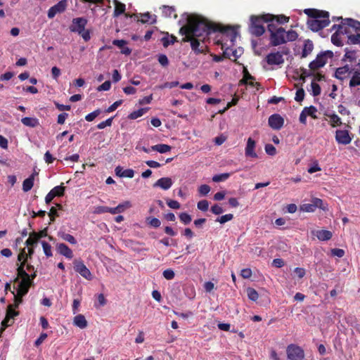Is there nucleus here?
Segmentation results:
<instances>
[{
    "instance_id": "obj_38",
    "label": "nucleus",
    "mask_w": 360,
    "mask_h": 360,
    "mask_svg": "<svg viewBox=\"0 0 360 360\" xmlns=\"http://www.w3.org/2000/svg\"><path fill=\"white\" fill-rule=\"evenodd\" d=\"M303 112L306 114L307 116H310L313 119H317V116L316 115L317 109L314 105H310L309 107H305L303 109Z\"/></svg>"
},
{
    "instance_id": "obj_42",
    "label": "nucleus",
    "mask_w": 360,
    "mask_h": 360,
    "mask_svg": "<svg viewBox=\"0 0 360 360\" xmlns=\"http://www.w3.org/2000/svg\"><path fill=\"white\" fill-rule=\"evenodd\" d=\"M179 217L180 221L185 225L189 224L192 221L191 216L186 212L180 213Z\"/></svg>"
},
{
    "instance_id": "obj_28",
    "label": "nucleus",
    "mask_w": 360,
    "mask_h": 360,
    "mask_svg": "<svg viewBox=\"0 0 360 360\" xmlns=\"http://www.w3.org/2000/svg\"><path fill=\"white\" fill-rule=\"evenodd\" d=\"M22 123L30 127H36L39 124V120L35 117H25L21 120Z\"/></svg>"
},
{
    "instance_id": "obj_11",
    "label": "nucleus",
    "mask_w": 360,
    "mask_h": 360,
    "mask_svg": "<svg viewBox=\"0 0 360 360\" xmlns=\"http://www.w3.org/2000/svg\"><path fill=\"white\" fill-rule=\"evenodd\" d=\"M33 285L34 281L32 279H22L17 289V292L20 296V302H22V297L28 292L30 288Z\"/></svg>"
},
{
    "instance_id": "obj_50",
    "label": "nucleus",
    "mask_w": 360,
    "mask_h": 360,
    "mask_svg": "<svg viewBox=\"0 0 360 360\" xmlns=\"http://www.w3.org/2000/svg\"><path fill=\"white\" fill-rule=\"evenodd\" d=\"M286 37H287V41H295L298 37V34L296 31H294L292 30H290L286 32Z\"/></svg>"
},
{
    "instance_id": "obj_16",
    "label": "nucleus",
    "mask_w": 360,
    "mask_h": 360,
    "mask_svg": "<svg viewBox=\"0 0 360 360\" xmlns=\"http://www.w3.org/2000/svg\"><path fill=\"white\" fill-rule=\"evenodd\" d=\"M57 252L65 256L66 258L72 259L73 257V252L72 250L65 243H57L56 245Z\"/></svg>"
},
{
    "instance_id": "obj_39",
    "label": "nucleus",
    "mask_w": 360,
    "mask_h": 360,
    "mask_svg": "<svg viewBox=\"0 0 360 360\" xmlns=\"http://www.w3.org/2000/svg\"><path fill=\"white\" fill-rule=\"evenodd\" d=\"M30 236L32 237L36 238L38 240L41 238L46 237L48 236V227H46L45 229L40 231L39 232L32 231V233H30Z\"/></svg>"
},
{
    "instance_id": "obj_22",
    "label": "nucleus",
    "mask_w": 360,
    "mask_h": 360,
    "mask_svg": "<svg viewBox=\"0 0 360 360\" xmlns=\"http://www.w3.org/2000/svg\"><path fill=\"white\" fill-rule=\"evenodd\" d=\"M314 49L313 42L310 39H307L304 41V47L302 51L301 58H306L308 55H309Z\"/></svg>"
},
{
    "instance_id": "obj_44",
    "label": "nucleus",
    "mask_w": 360,
    "mask_h": 360,
    "mask_svg": "<svg viewBox=\"0 0 360 360\" xmlns=\"http://www.w3.org/2000/svg\"><path fill=\"white\" fill-rule=\"evenodd\" d=\"M247 293L248 298L252 301H257L259 297V294L256 290L252 288H248Z\"/></svg>"
},
{
    "instance_id": "obj_40",
    "label": "nucleus",
    "mask_w": 360,
    "mask_h": 360,
    "mask_svg": "<svg viewBox=\"0 0 360 360\" xmlns=\"http://www.w3.org/2000/svg\"><path fill=\"white\" fill-rule=\"evenodd\" d=\"M146 222L148 225L153 228H158L161 225V221L160 219L155 217H147L146 218Z\"/></svg>"
},
{
    "instance_id": "obj_7",
    "label": "nucleus",
    "mask_w": 360,
    "mask_h": 360,
    "mask_svg": "<svg viewBox=\"0 0 360 360\" xmlns=\"http://www.w3.org/2000/svg\"><path fill=\"white\" fill-rule=\"evenodd\" d=\"M308 27L313 32H318L327 27L330 24L329 19L319 20L316 18L309 19L307 22Z\"/></svg>"
},
{
    "instance_id": "obj_3",
    "label": "nucleus",
    "mask_w": 360,
    "mask_h": 360,
    "mask_svg": "<svg viewBox=\"0 0 360 360\" xmlns=\"http://www.w3.org/2000/svg\"><path fill=\"white\" fill-rule=\"evenodd\" d=\"M334 54L332 51H321L317 56L315 60L310 62L309 67L311 70H316L323 68L327 63L328 58H332Z\"/></svg>"
},
{
    "instance_id": "obj_5",
    "label": "nucleus",
    "mask_w": 360,
    "mask_h": 360,
    "mask_svg": "<svg viewBox=\"0 0 360 360\" xmlns=\"http://www.w3.org/2000/svg\"><path fill=\"white\" fill-rule=\"evenodd\" d=\"M184 37L182 39L183 42H191V46L192 50L195 54L204 53L205 48L206 47L203 44L201 45L198 37H194L189 34H184Z\"/></svg>"
},
{
    "instance_id": "obj_47",
    "label": "nucleus",
    "mask_w": 360,
    "mask_h": 360,
    "mask_svg": "<svg viewBox=\"0 0 360 360\" xmlns=\"http://www.w3.org/2000/svg\"><path fill=\"white\" fill-rule=\"evenodd\" d=\"M65 187L60 185L54 187L51 192H53V194H56V196L61 197L64 195Z\"/></svg>"
},
{
    "instance_id": "obj_45",
    "label": "nucleus",
    "mask_w": 360,
    "mask_h": 360,
    "mask_svg": "<svg viewBox=\"0 0 360 360\" xmlns=\"http://www.w3.org/2000/svg\"><path fill=\"white\" fill-rule=\"evenodd\" d=\"M162 13L165 17H171L172 14L175 12L176 9L174 6H162Z\"/></svg>"
},
{
    "instance_id": "obj_27",
    "label": "nucleus",
    "mask_w": 360,
    "mask_h": 360,
    "mask_svg": "<svg viewBox=\"0 0 360 360\" xmlns=\"http://www.w3.org/2000/svg\"><path fill=\"white\" fill-rule=\"evenodd\" d=\"M316 236L319 240L326 241L330 240L332 236V232L328 230H319L316 231Z\"/></svg>"
},
{
    "instance_id": "obj_17",
    "label": "nucleus",
    "mask_w": 360,
    "mask_h": 360,
    "mask_svg": "<svg viewBox=\"0 0 360 360\" xmlns=\"http://www.w3.org/2000/svg\"><path fill=\"white\" fill-rule=\"evenodd\" d=\"M256 143L252 138H248L245 147V154L246 157L257 158V154L254 151Z\"/></svg>"
},
{
    "instance_id": "obj_41",
    "label": "nucleus",
    "mask_w": 360,
    "mask_h": 360,
    "mask_svg": "<svg viewBox=\"0 0 360 360\" xmlns=\"http://www.w3.org/2000/svg\"><path fill=\"white\" fill-rule=\"evenodd\" d=\"M243 73V77L240 81V83L246 84L248 80H250V82H254V80L255 79V77L249 73V72L245 68H244Z\"/></svg>"
},
{
    "instance_id": "obj_30",
    "label": "nucleus",
    "mask_w": 360,
    "mask_h": 360,
    "mask_svg": "<svg viewBox=\"0 0 360 360\" xmlns=\"http://www.w3.org/2000/svg\"><path fill=\"white\" fill-rule=\"evenodd\" d=\"M342 20L344 21L345 25H347L348 27L354 28L356 32H360L359 21L352 18H345V20Z\"/></svg>"
},
{
    "instance_id": "obj_29",
    "label": "nucleus",
    "mask_w": 360,
    "mask_h": 360,
    "mask_svg": "<svg viewBox=\"0 0 360 360\" xmlns=\"http://www.w3.org/2000/svg\"><path fill=\"white\" fill-rule=\"evenodd\" d=\"M74 324L83 329L87 326V321L84 315L79 314L74 318Z\"/></svg>"
},
{
    "instance_id": "obj_57",
    "label": "nucleus",
    "mask_w": 360,
    "mask_h": 360,
    "mask_svg": "<svg viewBox=\"0 0 360 360\" xmlns=\"http://www.w3.org/2000/svg\"><path fill=\"white\" fill-rule=\"evenodd\" d=\"M113 118H114V117H111L107 119L105 121H103V122L99 123L97 125V128L99 129H104L106 127L111 126L112 120H113Z\"/></svg>"
},
{
    "instance_id": "obj_14",
    "label": "nucleus",
    "mask_w": 360,
    "mask_h": 360,
    "mask_svg": "<svg viewBox=\"0 0 360 360\" xmlns=\"http://www.w3.org/2000/svg\"><path fill=\"white\" fill-rule=\"evenodd\" d=\"M265 59L269 65H280L284 63L282 53L280 52L270 53L266 56Z\"/></svg>"
},
{
    "instance_id": "obj_25",
    "label": "nucleus",
    "mask_w": 360,
    "mask_h": 360,
    "mask_svg": "<svg viewBox=\"0 0 360 360\" xmlns=\"http://www.w3.org/2000/svg\"><path fill=\"white\" fill-rule=\"evenodd\" d=\"M225 45V44H221V49H224L223 53L224 57L230 58V56H233L235 58L234 60L236 61V59L240 56V55L238 54L237 50H232L229 46H226Z\"/></svg>"
},
{
    "instance_id": "obj_37",
    "label": "nucleus",
    "mask_w": 360,
    "mask_h": 360,
    "mask_svg": "<svg viewBox=\"0 0 360 360\" xmlns=\"http://www.w3.org/2000/svg\"><path fill=\"white\" fill-rule=\"evenodd\" d=\"M148 110V108H140L137 110L133 111L128 115V118L130 120H135L139 117H141Z\"/></svg>"
},
{
    "instance_id": "obj_21",
    "label": "nucleus",
    "mask_w": 360,
    "mask_h": 360,
    "mask_svg": "<svg viewBox=\"0 0 360 360\" xmlns=\"http://www.w3.org/2000/svg\"><path fill=\"white\" fill-rule=\"evenodd\" d=\"M172 185V180L169 177H162L158 179L153 185L154 187L159 186L164 190L169 189Z\"/></svg>"
},
{
    "instance_id": "obj_32",
    "label": "nucleus",
    "mask_w": 360,
    "mask_h": 360,
    "mask_svg": "<svg viewBox=\"0 0 360 360\" xmlns=\"http://www.w3.org/2000/svg\"><path fill=\"white\" fill-rule=\"evenodd\" d=\"M34 186V175H30L28 178L25 179L22 183V190L24 192H27L32 189Z\"/></svg>"
},
{
    "instance_id": "obj_1",
    "label": "nucleus",
    "mask_w": 360,
    "mask_h": 360,
    "mask_svg": "<svg viewBox=\"0 0 360 360\" xmlns=\"http://www.w3.org/2000/svg\"><path fill=\"white\" fill-rule=\"evenodd\" d=\"M183 16L186 17V24L179 30V33L181 35L189 34L194 37H202L204 34L210 35L211 33L219 32L226 34L230 39L232 44H234L238 32L233 27L210 22L205 17L196 13L188 14L184 13Z\"/></svg>"
},
{
    "instance_id": "obj_20",
    "label": "nucleus",
    "mask_w": 360,
    "mask_h": 360,
    "mask_svg": "<svg viewBox=\"0 0 360 360\" xmlns=\"http://www.w3.org/2000/svg\"><path fill=\"white\" fill-rule=\"evenodd\" d=\"M347 72H349V73L352 72V69H351V68L349 67V65H344L342 67L338 68L335 70V74H334L333 76L336 79L342 81L345 78V77H342V75L346 74V73H347Z\"/></svg>"
},
{
    "instance_id": "obj_53",
    "label": "nucleus",
    "mask_w": 360,
    "mask_h": 360,
    "mask_svg": "<svg viewBox=\"0 0 360 360\" xmlns=\"http://www.w3.org/2000/svg\"><path fill=\"white\" fill-rule=\"evenodd\" d=\"M311 86L312 89V94L314 96H317L321 94V89L319 84L313 81L311 84Z\"/></svg>"
},
{
    "instance_id": "obj_63",
    "label": "nucleus",
    "mask_w": 360,
    "mask_h": 360,
    "mask_svg": "<svg viewBox=\"0 0 360 360\" xmlns=\"http://www.w3.org/2000/svg\"><path fill=\"white\" fill-rule=\"evenodd\" d=\"M123 103L122 100H118L112 103L110 106H109L106 110V112H111L115 110L122 103Z\"/></svg>"
},
{
    "instance_id": "obj_26",
    "label": "nucleus",
    "mask_w": 360,
    "mask_h": 360,
    "mask_svg": "<svg viewBox=\"0 0 360 360\" xmlns=\"http://www.w3.org/2000/svg\"><path fill=\"white\" fill-rule=\"evenodd\" d=\"M131 207V203L129 201H125L123 203L119 204L116 207L111 208L110 210V213L115 214L117 213L123 212L126 209L129 208Z\"/></svg>"
},
{
    "instance_id": "obj_2",
    "label": "nucleus",
    "mask_w": 360,
    "mask_h": 360,
    "mask_svg": "<svg viewBox=\"0 0 360 360\" xmlns=\"http://www.w3.org/2000/svg\"><path fill=\"white\" fill-rule=\"evenodd\" d=\"M271 17V16L270 15V13L262 14L259 15H252L250 18V32L256 37L262 36L265 32V28L263 25V23L264 22L271 21L269 18Z\"/></svg>"
},
{
    "instance_id": "obj_34",
    "label": "nucleus",
    "mask_w": 360,
    "mask_h": 360,
    "mask_svg": "<svg viewBox=\"0 0 360 360\" xmlns=\"http://www.w3.org/2000/svg\"><path fill=\"white\" fill-rule=\"evenodd\" d=\"M58 236L61 238L63 240L68 241L70 244L75 245L77 244V240L75 237L69 233H66L63 231H60L58 233Z\"/></svg>"
},
{
    "instance_id": "obj_12",
    "label": "nucleus",
    "mask_w": 360,
    "mask_h": 360,
    "mask_svg": "<svg viewBox=\"0 0 360 360\" xmlns=\"http://www.w3.org/2000/svg\"><path fill=\"white\" fill-rule=\"evenodd\" d=\"M268 124L271 129L279 130L283 126L284 119L281 115L275 113L269 117Z\"/></svg>"
},
{
    "instance_id": "obj_64",
    "label": "nucleus",
    "mask_w": 360,
    "mask_h": 360,
    "mask_svg": "<svg viewBox=\"0 0 360 360\" xmlns=\"http://www.w3.org/2000/svg\"><path fill=\"white\" fill-rule=\"evenodd\" d=\"M265 151L269 155H274L276 153V148L270 143L266 144Z\"/></svg>"
},
{
    "instance_id": "obj_54",
    "label": "nucleus",
    "mask_w": 360,
    "mask_h": 360,
    "mask_svg": "<svg viewBox=\"0 0 360 360\" xmlns=\"http://www.w3.org/2000/svg\"><path fill=\"white\" fill-rule=\"evenodd\" d=\"M359 85H360V76L354 73L349 81V86L352 88Z\"/></svg>"
},
{
    "instance_id": "obj_48",
    "label": "nucleus",
    "mask_w": 360,
    "mask_h": 360,
    "mask_svg": "<svg viewBox=\"0 0 360 360\" xmlns=\"http://www.w3.org/2000/svg\"><path fill=\"white\" fill-rule=\"evenodd\" d=\"M42 248L44 252L45 255L47 257H51L53 255L51 252V246L46 243V241H41Z\"/></svg>"
},
{
    "instance_id": "obj_56",
    "label": "nucleus",
    "mask_w": 360,
    "mask_h": 360,
    "mask_svg": "<svg viewBox=\"0 0 360 360\" xmlns=\"http://www.w3.org/2000/svg\"><path fill=\"white\" fill-rule=\"evenodd\" d=\"M101 112V110L100 109H97L94 110V112L88 114L86 115L85 119L88 122L93 121L96 117H98Z\"/></svg>"
},
{
    "instance_id": "obj_60",
    "label": "nucleus",
    "mask_w": 360,
    "mask_h": 360,
    "mask_svg": "<svg viewBox=\"0 0 360 360\" xmlns=\"http://www.w3.org/2000/svg\"><path fill=\"white\" fill-rule=\"evenodd\" d=\"M158 60L160 63V64L163 67H167L169 65L168 58L165 54H160L158 56Z\"/></svg>"
},
{
    "instance_id": "obj_13",
    "label": "nucleus",
    "mask_w": 360,
    "mask_h": 360,
    "mask_svg": "<svg viewBox=\"0 0 360 360\" xmlns=\"http://www.w3.org/2000/svg\"><path fill=\"white\" fill-rule=\"evenodd\" d=\"M310 18L319 20L329 19V13L326 11L317 10L315 8H307L304 11Z\"/></svg>"
},
{
    "instance_id": "obj_35",
    "label": "nucleus",
    "mask_w": 360,
    "mask_h": 360,
    "mask_svg": "<svg viewBox=\"0 0 360 360\" xmlns=\"http://www.w3.org/2000/svg\"><path fill=\"white\" fill-rule=\"evenodd\" d=\"M270 15L271 16V18H269L271 21L275 20V22H277L278 24L283 25L285 22H288L289 20V17H287L284 15H276L270 14Z\"/></svg>"
},
{
    "instance_id": "obj_59",
    "label": "nucleus",
    "mask_w": 360,
    "mask_h": 360,
    "mask_svg": "<svg viewBox=\"0 0 360 360\" xmlns=\"http://www.w3.org/2000/svg\"><path fill=\"white\" fill-rule=\"evenodd\" d=\"M162 275L164 278L167 280H172L175 276L174 271L171 269H167L165 270L162 273Z\"/></svg>"
},
{
    "instance_id": "obj_23",
    "label": "nucleus",
    "mask_w": 360,
    "mask_h": 360,
    "mask_svg": "<svg viewBox=\"0 0 360 360\" xmlns=\"http://www.w3.org/2000/svg\"><path fill=\"white\" fill-rule=\"evenodd\" d=\"M165 36L161 39L162 45L165 48H167L170 44H174L178 41L177 38L173 34L169 35L168 32L165 33Z\"/></svg>"
},
{
    "instance_id": "obj_31",
    "label": "nucleus",
    "mask_w": 360,
    "mask_h": 360,
    "mask_svg": "<svg viewBox=\"0 0 360 360\" xmlns=\"http://www.w3.org/2000/svg\"><path fill=\"white\" fill-rule=\"evenodd\" d=\"M172 149V147L167 144H157L155 146H151V150L154 151H158L160 153H165L167 152L170 151Z\"/></svg>"
},
{
    "instance_id": "obj_51",
    "label": "nucleus",
    "mask_w": 360,
    "mask_h": 360,
    "mask_svg": "<svg viewBox=\"0 0 360 360\" xmlns=\"http://www.w3.org/2000/svg\"><path fill=\"white\" fill-rule=\"evenodd\" d=\"M197 207L198 210L205 212L208 210L209 202L207 200H202L198 202Z\"/></svg>"
},
{
    "instance_id": "obj_36",
    "label": "nucleus",
    "mask_w": 360,
    "mask_h": 360,
    "mask_svg": "<svg viewBox=\"0 0 360 360\" xmlns=\"http://www.w3.org/2000/svg\"><path fill=\"white\" fill-rule=\"evenodd\" d=\"M311 202H312L314 207L315 209H316L317 207L326 211L328 210V205L327 204H324L323 200L320 198H313L311 200Z\"/></svg>"
},
{
    "instance_id": "obj_61",
    "label": "nucleus",
    "mask_w": 360,
    "mask_h": 360,
    "mask_svg": "<svg viewBox=\"0 0 360 360\" xmlns=\"http://www.w3.org/2000/svg\"><path fill=\"white\" fill-rule=\"evenodd\" d=\"M210 191V186L207 184H202L198 188V192L201 195H206Z\"/></svg>"
},
{
    "instance_id": "obj_55",
    "label": "nucleus",
    "mask_w": 360,
    "mask_h": 360,
    "mask_svg": "<svg viewBox=\"0 0 360 360\" xmlns=\"http://www.w3.org/2000/svg\"><path fill=\"white\" fill-rule=\"evenodd\" d=\"M305 96L304 90L302 88H300L297 90L295 100L297 102H301L304 100Z\"/></svg>"
},
{
    "instance_id": "obj_58",
    "label": "nucleus",
    "mask_w": 360,
    "mask_h": 360,
    "mask_svg": "<svg viewBox=\"0 0 360 360\" xmlns=\"http://www.w3.org/2000/svg\"><path fill=\"white\" fill-rule=\"evenodd\" d=\"M300 210L303 211V212H314L315 211V208L311 203H309V204H303L302 205H300Z\"/></svg>"
},
{
    "instance_id": "obj_62",
    "label": "nucleus",
    "mask_w": 360,
    "mask_h": 360,
    "mask_svg": "<svg viewBox=\"0 0 360 360\" xmlns=\"http://www.w3.org/2000/svg\"><path fill=\"white\" fill-rule=\"evenodd\" d=\"M111 87V82L110 80H107L103 82L101 85L97 87V91H108Z\"/></svg>"
},
{
    "instance_id": "obj_8",
    "label": "nucleus",
    "mask_w": 360,
    "mask_h": 360,
    "mask_svg": "<svg viewBox=\"0 0 360 360\" xmlns=\"http://www.w3.org/2000/svg\"><path fill=\"white\" fill-rule=\"evenodd\" d=\"M87 22L83 17L73 18L69 29L72 32L81 34L85 29Z\"/></svg>"
},
{
    "instance_id": "obj_52",
    "label": "nucleus",
    "mask_w": 360,
    "mask_h": 360,
    "mask_svg": "<svg viewBox=\"0 0 360 360\" xmlns=\"http://www.w3.org/2000/svg\"><path fill=\"white\" fill-rule=\"evenodd\" d=\"M233 218V215L232 214H225L220 217L217 218L216 221L219 222L220 224H223L229 221H231Z\"/></svg>"
},
{
    "instance_id": "obj_46",
    "label": "nucleus",
    "mask_w": 360,
    "mask_h": 360,
    "mask_svg": "<svg viewBox=\"0 0 360 360\" xmlns=\"http://www.w3.org/2000/svg\"><path fill=\"white\" fill-rule=\"evenodd\" d=\"M230 176L229 173H223L213 176L212 181L214 182H220L226 180Z\"/></svg>"
},
{
    "instance_id": "obj_19",
    "label": "nucleus",
    "mask_w": 360,
    "mask_h": 360,
    "mask_svg": "<svg viewBox=\"0 0 360 360\" xmlns=\"http://www.w3.org/2000/svg\"><path fill=\"white\" fill-rule=\"evenodd\" d=\"M26 265V261H22L20 264L17 268L18 276L14 279V282H18L19 278L22 279H31L30 274H28L25 270V266Z\"/></svg>"
},
{
    "instance_id": "obj_18",
    "label": "nucleus",
    "mask_w": 360,
    "mask_h": 360,
    "mask_svg": "<svg viewBox=\"0 0 360 360\" xmlns=\"http://www.w3.org/2000/svg\"><path fill=\"white\" fill-rule=\"evenodd\" d=\"M269 40L270 45L272 46H277L286 42L284 34H279L276 33H272V34H270Z\"/></svg>"
},
{
    "instance_id": "obj_43",
    "label": "nucleus",
    "mask_w": 360,
    "mask_h": 360,
    "mask_svg": "<svg viewBox=\"0 0 360 360\" xmlns=\"http://www.w3.org/2000/svg\"><path fill=\"white\" fill-rule=\"evenodd\" d=\"M328 117L333 127L342 125L341 119L336 114L328 115Z\"/></svg>"
},
{
    "instance_id": "obj_15",
    "label": "nucleus",
    "mask_w": 360,
    "mask_h": 360,
    "mask_svg": "<svg viewBox=\"0 0 360 360\" xmlns=\"http://www.w3.org/2000/svg\"><path fill=\"white\" fill-rule=\"evenodd\" d=\"M335 140L338 143L347 145L351 142L352 138L347 130H337L335 131Z\"/></svg>"
},
{
    "instance_id": "obj_9",
    "label": "nucleus",
    "mask_w": 360,
    "mask_h": 360,
    "mask_svg": "<svg viewBox=\"0 0 360 360\" xmlns=\"http://www.w3.org/2000/svg\"><path fill=\"white\" fill-rule=\"evenodd\" d=\"M140 15L141 19H137V22H141L143 24H155L157 21V16L155 15H151L149 12H146L144 13H135V14H129L125 13V16L127 18H132L133 16L139 17Z\"/></svg>"
},
{
    "instance_id": "obj_4",
    "label": "nucleus",
    "mask_w": 360,
    "mask_h": 360,
    "mask_svg": "<svg viewBox=\"0 0 360 360\" xmlns=\"http://www.w3.org/2000/svg\"><path fill=\"white\" fill-rule=\"evenodd\" d=\"M286 353L290 360H303L304 359L303 349L297 345H289L287 347Z\"/></svg>"
},
{
    "instance_id": "obj_24",
    "label": "nucleus",
    "mask_w": 360,
    "mask_h": 360,
    "mask_svg": "<svg viewBox=\"0 0 360 360\" xmlns=\"http://www.w3.org/2000/svg\"><path fill=\"white\" fill-rule=\"evenodd\" d=\"M115 4V10L113 17H117L125 12V4L120 2L118 0H113Z\"/></svg>"
},
{
    "instance_id": "obj_6",
    "label": "nucleus",
    "mask_w": 360,
    "mask_h": 360,
    "mask_svg": "<svg viewBox=\"0 0 360 360\" xmlns=\"http://www.w3.org/2000/svg\"><path fill=\"white\" fill-rule=\"evenodd\" d=\"M74 269L79 273L82 277L91 281L93 278L89 269L86 266L81 259H75L73 262Z\"/></svg>"
},
{
    "instance_id": "obj_49",
    "label": "nucleus",
    "mask_w": 360,
    "mask_h": 360,
    "mask_svg": "<svg viewBox=\"0 0 360 360\" xmlns=\"http://www.w3.org/2000/svg\"><path fill=\"white\" fill-rule=\"evenodd\" d=\"M340 34L335 32L331 37L332 43L337 46H342L343 44L340 38Z\"/></svg>"
},
{
    "instance_id": "obj_33",
    "label": "nucleus",
    "mask_w": 360,
    "mask_h": 360,
    "mask_svg": "<svg viewBox=\"0 0 360 360\" xmlns=\"http://www.w3.org/2000/svg\"><path fill=\"white\" fill-rule=\"evenodd\" d=\"M345 54L342 59V61L349 60V62L352 63L356 60V51H351L348 48L345 49Z\"/></svg>"
},
{
    "instance_id": "obj_10",
    "label": "nucleus",
    "mask_w": 360,
    "mask_h": 360,
    "mask_svg": "<svg viewBox=\"0 0 360 360\" xmlns=\"http://www.w3.org/2000/svg\"><path fill=\"white\" fill-rule=\"evenodd\" d=\"M68 6V0H61L48 11V18L52 19L57 13H63Z\"/></svg>"
}]
</instances>
